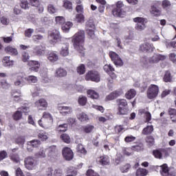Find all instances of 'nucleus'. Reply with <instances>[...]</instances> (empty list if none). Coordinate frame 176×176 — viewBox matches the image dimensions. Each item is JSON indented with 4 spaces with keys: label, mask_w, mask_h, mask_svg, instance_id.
I'll use <instances>...</instances> for the list:
<instances>
[{
    "label": "nucleus",
    "mask_w": 176,
    "mask_h": 176,
    "mask_svg": "<svg viewBox=\"0 0 176 176\" xmlns=\"http://www.w3.org/2000/svg\"><path fill=\"white\" fill-rule=\"evenodd\" d=\"M85 30H79L73 36L72 42L74 45V49L79 52L82 56L85 55V48H83V43H85Z\"/></svg>",
    "instance_id": "obj_1"
},
{
    "label": "nucleus",
    "mask_w": 176,
    "mask_h": 176,
    "mask_svg": "<svg viewBox=\"0 0 176 176\" xmlns=\"http://www.w3.org/2000/svg\"><path fill=\"white\" fill-rule=\"evenodd\" d=\"M156 171H159L162 176H175V169L168 168L166 164L156 167Z\"/></svg>",
    "instance_id": "obj_2"
},
{
    "label": "nucleus",
    "mask_w": 176,
    "mask_h": 176,
    "mask_svg": "<svg viewBox=\"0 0 176 176\" xmlns=\"http://www.w3.org/2000/svg\"><path fill=\"white\" fill-rule=\"evenodd\" d=\"M117 104L118 105V115H127L129 113V105L126 99H118Z\"/></svg>",
    "instance_id": "obj_3"
},
{
    "label": "nucleus",
    "mask_w": 176,
    "mask_h": 176,
    "mask_svg": "<svg viewBox=\"0 0 176 176\" xmlns=\"http://www.w3.org/2000/svg\"><path fill=\"white\" fill-rule=\"evenodd\" d=\"M124 4L123 1H119L116 3V8L113 10L112 14L115 17H124L126 15V12L123 10Z\"/></svg>",
    "instance_id": "obj_4"
},
{
    "label": "nucleus",
    "mask_w": 176,
    "mask_h": 176,
    "mask_svg": "<svg viewBox=\"0 0 176 176\" xmlns=\"http://www.w3.org/2000/svg\"><path fill=\"white\" fill-rule=\"evenodd\" d=\"M159 86L156 85H151L147 89V98L153 100L159 95Z\"/></svg>",
    "instance_id": "obj_5"
},
{
    "label": "nucleus",
    "mask_w": 176,
    "mask_h": 176,
    "mask_svg": "<svg viewBox=\"0 0 176 176\" xmlns=\"http://www.w3.org/2000/svg\"><path fill=\"white\" fill-rule=\"evenodd\" d=\"M86 80H91L92 82H96L98 83L100 80H101V78L100 77V74L97 71H89L86 74L85 76Z\"/></svg>",
    "instance_id": "obj_6"
},
{
    "label": "nucleus",
    "mask_w": 176,
    "mask_h": 176,
    "mask_svg": "<svg viewBox=\"0 0 176 176\" xmlns=\"http://www.w3.org/2000/svg\"><path fill=\"white\" fill-rule=\"evenodd\" d=\"M48 39L50 45H56L57 42L61 40V36H60V32L58 30H53L49 34Z\"/></svg>",
    "instance_id": "obj_7"
},
{
    "label": "nucleus",
    "mask_w": 176,
    "mask_h": 176,
    "mask_svg": "<svg viewBox=\"0 0 176 176\" xmlns=\"http://www.w3.org/2000/svg\"><path fill=\"white\" fill-rule=\"evenodd\" d=\"M14 85L16 87H23L25 85V78L23 73H19L15 75Z\"/></svg>",
    "instance_id": "obj_8"
},
{
    "label": "nucleus",
    "mask_w": 176,
    "mask_h": 176,
    "mask_svg": "<svg viewBox=\"0 0 176 176\" xmlns=\"http://www.w3.org/2000/svg\"><path fill=\"white\" fill-rule=\"evenodd\" d=\"M109 54L110 58H111V61H113L115 65H116L117 67H122L123 65V60H122L120 56H119L118 54H116V52H110Z\"/></svg>",
    "instance_id": "obj_9"
},
{
    "label": "nucleus",
    "mask_w": 176,
    "mask_h": 176,
    "mask_svg": "<svg viewBox=\"0 0 176 176\" xmlns=\"http://www.w3.org/2000/svg\"><path fill=\"white\" fill-rule=\"evenodd\" d=\"M63 156L65 160L69 162L74 159V151L69 147H65L63 149Z\"/></svg>",
    "instance_id": "obj_10"
},
{
    "label": "nucleus",
    "mask_w": 176,
    "mask_h": 176,
    "mask_svg": "<svg viewBox=\"0 0 176 176\" xmlns=\"http://www.w3.org/2000/svg\"><path fill=\"white\" fill-rule=\"evenodd\" d=\"M35 160L32 157H28L24 160V166L27 170H34L35 167Z\"/></svg>",
    "instance_id": "obj_11"
},
{
    "label": "nucleus",
    "mask_w": 176,
    "mask_h": 176,
    "mask_svg": "<svg viewBox=\"0 0 176 176\" xmlns=\"http://www.w3.org/2000/svg\"><path fill=\"white\" fill-rule=\"evenodd\" d=\"M35 106L39 111H46L47 108V101L45 98H41L35 102Z\"/></svg>",
    "instance_id": "obj_12"
},
{
    "label": "nucleus",
    "mask_w": 176,
    "mask_h": 176,
    "mask_svg": "<svg viewBox=\"0 0 176 176\" xmlns=\"http://www.w3.org/2000/svg\"><path fill=\"white\" fill-rule=\"evenodd\" d=\"M123 94V91L122 89H118L115 91H113L110 94L106 96V101H112V100H115V98H118V97L122 96Z\"/></svg>",
    "instance_id": "obj_13"
},
{
    "label": "nucleus",
    "mask_w": 176,
    "mask_h": 176,
    "mask_svg": "<svg viewBox=\"0 0 176 176\" xmlns=\"http://www.w3.org/2000/svg\"><path fill=\"white\" fill-rule=\"evenodd\" d=\"M58 109L63 116H67V115H70L72 113V107L68 106H59Z\"/></svg>",
    "instance_id": "obj_14"
},
{
    "label": "nucleus",
    "mask_w": 176,
    "mask_h": 176,
    "mask_svg": "<svg viewBox=\"0 0 176 176\" xmlns=\"http://www.w3.org/2000/svg\"><path fill=\"white\" fill-rule=\"evenodd\" d=\"M163 60H166V56L159 54H155L149 58L148 61L149 63H151V64H156L158 62L162 61Z\"/></svg>",
    "instance_id": "obj_15"
},
{
    "label": "nucleus",
    "mask_w": 176,
    "mask_h": 176,
    "mask_svg": "<svg viewBox=\"0 0 176 176\" xmlns=\"http://www.w3.org/2000/svg\"><path fill=\"white\" fill-rule=\"evenodd\" d=\"M154 49H155V47H153V45L148 43L142 44L140 46V52H143V53H148L149 52H153Z\"/></svg>",
    "instance_id": "obj_16"
},
{
    "label": "nucleus",
    "mask_w": 176,
    "mask_h": 176,
    "mask_svg": "<svg viewBox=\"0 0 176 176\" xmlns=\"http://www.w3.org/2000/svg\"><path fill=\"white\" fill-rule=\"evenodd\" d=\"M38 124L40 127H42L43 129H52V126H53V120H51L50 123V120H39L38 121Z\"/></svg>",
    "instance_id": "obj_17"
},
{
    "label": "nucleus",
    "mask_w": 176,
    "mask_h": 176,
    "mask_svg": "<svg viewBox=\"0 0 176 176\" xmlns=\"http://www.w3.org/2000/svg\"><path fill=\"white\" fill-rule=\"evenodd\" d=\"M60 56L63 57H67L69 54V44L67 43L61 44L60 50Z\"/></svg>",
    "instance_id": "obj_18"
},
{
    "label": "nucleus",
    "mask_w": 176,
    "mask_h": 176,
    "mask_svg": "<svg viewBox=\"0 0 176 176\" xmlns=\"http://www.w3.org/2000/svg\"><path fill=\"white\" fill-rule=\"evenodd\" d=\"M153 155L156 159H162L164 155L167 156V150H166V148L154 150Z\"/></svg>",
    "instance_id": "obj_19"
},
{
    "label": "nucleus",
    "mask_w": 176,
    "mask_h": 176,
    "mask_svg": "<svg viewBox=\"0 0 176 176\" xmlns=\"http://www.w3.org/2000/svg\"><path fill=\"white\" fill-rule=\"evenodd\" d=\"M28 65L31 67L30 68V71H33L34 72H38L41 68V63L36 60H30Z\"/></svg>",
    "instance_id": "obj_20"
},
{
    "label": "nucleus",
    "mask_w": 176,
    "mask_h": 176,
    "mask_svg": "<svg viewBox=\"0 0 176 176\" xmlns=\"http://www.w3.org/2000/svg\"><path fill=\"white\" fill-rule=\"evenodd\" d=\"M96 162L100 166H109L110 161L107 155H102L96 159Z\"/></svg>",
    "instance_id": "obj_21"
},
{
    "label": "nucleus",
    "mask_w": 176,
    "mask_h": 176,
    "mask_svg": "<svg viewBox=\"0 0 176 176\" xmlns=\"http://www.w3.org/2000/svg\"><path fill=\"white\" fill-rule=\"evenodd\" d=\"M47 58L50 63H57V60H59V56L57 52L52 51L48 54Z\"/></svg>",
    "instance_id": "obj_22"
},
{
    "label": "nucleus",
    "mask_w": 176,
    "mask_h": 176,
    "mask_svg": "<svg viewBox=\"0 0 176 176\" xmlns=\"http://www.w3.org/2000/svg\"><path fill=\"white\" fill-rule=\"evenodd\" d=\"M41 145V141L38 140H33L30 142H28V151L32 152V149L30 148L31 146L33 148H38Z\"/></svg>",
    "instance_id": "obj_23"
},
{
    "label": "nucleus",
    "mask_w": 176,
    "mask_h": 176,
    "mask_svg": "<svg viewBox=\"0 0 176 176\" xmlns=\"http://www.w3.org/2000/svg\"><path fill=\"white\" fill-rule=\"evenodd\" d=\"M3 65L4 67H12L14 65V60L10 59V56H6L2 60Z\"/></svg>",
    "instance_id": "obj_24"
},
{
    "label": "nucleus",
    "mask_w": 176,
    "mask_h": 176,
    "mask_svg": "<svg viewBox=\"0 0 176 176\" xmlns=\"http://www.w3.org/2000/svg\"><path fill=\"white\" fill-rule=\"evenodd\" d=\"M87 96L92 100H98L100 98V94L97 91L93 89H89L87 91Z\"/></svg>",
    "instance_id": "obj_25"
},
{
    "label": "nucleus",
    "mask_w": 176,
    "mask_h": 176,
    "mask_svg": "<svg viewBox=\"0 0 176 176\" xmlns=\"http://www.w3.org/2000/svg\"><path fill=\"white\" fill-rule=\"evenodd\" d=\"M33 52L35 54H37V56H43L46 52V48L43 46L39 45L38 47H36Z\"/></svg>",
    "instance_id": "obj_26"
},
{
    "label": "nucleus",
    "mask_w": 176,
    "mask_h": 176,
    "mask_svg": "<svg viewBox=\"0 0 176 176\" xmlns=\"http://www.w3.org/2000/svg\"><path fill=\"white\" fill-rule=\"evenodd\" d=\"M5 52L11 56H17V54H19V51H17V49L10 45L5 48Z\"/></svg>",
    "instance_id": "obj_27"
},
{
    "label": "nucleus",
    "mask_w": 176,
    "mask_h": 176,
    "mask_svg": "<svg viewBox=\"0 0 176 176\" xmlns=\"http://www.w3.org/2000/svg\"><path fill=\"white\" fill-rule=\"evenodd\" d=\"M74 23L71 21L65 22L64 24L62 25V30L63 32H69L71 28H72Z\"/></svg>",
    "instance_id": "obj_28"
},
{
    "label": "nucleus",
    "mask_w": 176,
    "mask_h": 176,
    "mask_svg": "<svg viewBox=\"0 0 176 176\" xmlns=\"http://www.w3.org/2000/svg\"><path fill=\"white\" fill-rule=\"evenodd\" d=\"M58 9L56 8V6H54L52 3H50L47 6V12L50 14H54V13H57Z\"/></svg>",
    "instance_id": "obj_29"
},
{
    "label": "nucleus",
    "mask_w": 176,
    "mask_h": 176,
    "mask_svg": "<svg viewBox=\"0 0 176 176\" xmlns=\"http://www.w3.org/2000/svg\"><path fill=\"white\" fill-rule=\"evenodd\" d=\"M74 21L76 23H79L80 24H82V23H85V15H83L82 14H76V16L74 18Z\"/></svg>",
    "instance_id": "obj_30"
},
{
    "label": "nucleus",
    "mask_w": 176,
    "mask_h": 176,
    "mask_svg": "<svg viewBox=\"0 0 176 176\" xmlns=\"http://www.w3.org/2000/svg\"><path fill=\"white\" fill-rule=\"evenodd\" d=\"M135 94H137L135 90L130 89L126 93L125 97L127 98V100H131V98H134V97H135Z\"/></svg>",
    "instance_id": "obj_31"
},
{
    "label": "nucleus",
    "mask_w": 176,
    "mask_h": 176,
    "mask_svg": "<svg viewBox=\"0 0 176 176\" xmlns=\"http://www.w3.org/2000/svg\"><path fill=\"white\" fill-rule=\"evenodd\" d=\"M152 133H153V126L152 125H148L142 131V134H144V135H148V134H152Z\"/></svg>",
    "instance_id": "obj_32"
},
{
    "label": "nucleus",
    "mask_w": 176,
    "mask_h": 176,
    "mask_svg": "<svg viewBox=\"0 0 176 176\" xmlns=\"http://www.w3.org/2000/svg\"><path fill=\"white\" fill-rule=\"evenodd\" d=\"M56 76H58L59 78L67 76V70L63 68H58L56 70Z\"/></svg>",
    "instance_id": "obj_33"
},
{
    "label": "nucleus",
    "mask_w": 176,
    "mask_h": 176,
    "mask_svg": "<svg viewBox=\"0 0 176 176\" xmlns=\"http://www.w3.org/2000/svg\"><path fill=\"white\" fill-rule=\"evenodd\" d=\"M40 120H50V123H52V120H53V117L52 114L49 112H44L43 113V117Z\"/></svg>",
    "instance_id": "obj_34"
},
{
    "label": "nucleus",
    "mask_w": 176,
    "mask_h": 176,
    "mask_svg": "<svg viewBox=\"0 0 176 176\" xmlns=\"http://www.w3.org/2000/svg\"><path fill=\"white\" fill-rule=\"evenodd\" d=\"M76 149L77 153H80L81 155H86V153H87V151H86V149L82 144H78Z\"/></svg>",
    "instance_id": "obj_35"
},
{
    "label": "nucleus",
    "mask_w": 176,
    "mask_h": 176,
    "mask_svg": "<svg viewBox=\"0 0 176 176\" xmlns=\"http://www.w3.org/2000/svg\"><path fill=\"white\" fill-rule=\"evenodd\" d=\"M148 174V170L145 168H139L136 170V176H146Z\"/></svg>",
    "instance_id": "obj_36"
},
{
    "label": "nucleus",
    "mask_w": 176,
    "mask_h": 176,
    "mask_svg": "<svg viewBox=\"0 0 176 176\" xmlns=\"http://www.w3.org/2000/svg\"><path fill=\"white\" fill-rule=\"evenodd\" d=\"M12 118L14 120H20V119L23 118V114L20 109H18V110L13 114Z\"/></svg>",
    "instance_id": "obj_37"
},
{
    "label": "nucleus",
    "mask_w": 176,
    "mask_h": 176,
    "mask_svg": "<svg viewBox=\"0 0 176 176\" xmlns=\"http://www.w3.org/2000/svg\"><path fill=\"white\" fill-rule=\"evenodd\" d=\"M66 176H76L78 172L76 170H74V168H67L66 169Z\"/></svg>",
    "instance_id": "obj_38"
},
{
    "label": "nucleus",
    "mask_w": 176,
    "mask_h": 176,
    "mask_svg": "<svg viewBox=\"0 0 176 176\" xmlns=\"http://www.w3.org/2000/svg\"><path fill=\"white\" fill-rule=\"evenodd\" d=\"M77 118L80 120V122H86V120H89V116L83 112L78 114Z\"/></svg>",
    "instance_id": "obj_39"
},
{
    "label": "nucleus",
    "mask_w": 176,
    "mask_h": 176,
    "mask_svg": "<svg viewBox=\"0 0 176 176\" xmlns=\"http://www.w3.org/2000/svg\"><path fill=\"white\" fill-rule=\"evenodd\" d=\"M151 13L153 16H160V10L156 8L155 6H151Z\"/></svg>",
    "instance_id": "obj_40"
},
{
    "label": "nucleus",
    "mask_w": 176,
    "mask_h": 176,
    "mask_svg": "<svg viewBox=\"0 0 176 176\" xmlns=\"http://www.w3.org/2000/svg\"><path fill=\"white\" fill-rule=\"evenodd\" d=\"M25 79L29 83H36V82H38V78L35 76H28V77L25 78Z\"/></svg>",
    "instance_id": "obj_41"
},
{
    "label": "nucleus",
    "mask_w": 176,
    "mask_h": 176,
    "mask_svg": "<svg viewBox=\"0 0 176 176\" xmlns=\"http://www.w3.org/2000/svg\"><path fill=\"white\" fill-rule=\"evenodd\" d=\"M55 21H56V23L58 24V25L63 26L64 23H65V18H64V16H56Z\"/></svg>",
    "instance_id": "obj_42"
},
{
    "label": "nucleus",
    "mask_w": 176,
    "mask_h": 176,
    "mask_svg": "<svg viewBox=\"0 0 176 176\" xmlns=\"http://www.w3.org/2000/svg\"><path fill=\"white\" fill-rule=\"evenodd\" d=\"M82 130L84 133H91V131L94 130V126L90 125V124L84 126H82Z\"/></svg>",
    "instance_id": "obj_43"
},
{
    "label": "nucleus",
    "mask_w": 176,
    "mask_h": 176,
    "mask_svg": "<svg viewBox=\"0 0 176 176\" xmlns=\"http://www.w3.org/2000/svg\"><path fill=\"white\" fill-rule=\"evenodd\" d=\"M15 142L18 144V145H24V142H25V137L24 136H18L15 138Z\"/></svg>",
    "instance_id": "obj_44"
},
{
    "label": "nucleus",
    "mask_w": 176,
    "mask_h": 176,
    "mask_svg": "<svg viewBox=\"0 0 176 176\" xmlns=\"http://www.w3.org/2000/svg\"><path fill=\"white\" fill-rule=\"evenodd\" d=\"M87 102V98L86 96H80L78 98V104L82 107H85Z\"/></svg>",
    "instance_id": "obj_45"
},
{
    "label": "nucleus",
    "mask_w": 176,
    "mask_h": 176,
    "mask_svg": "<svg viewBox=\"0 0 176 176\" xmlns=\"http://www.w3.org/2000/svg\"><path fill=\"white\" fill-rule=\"evenodd\" d=\"M133 21L136 23V24H144L146 23V19L138 16L133 19Z\"/></svg>",
    "instance_id": "obj_46"
},
{
    "label": "nucleus",
    "mask_w": 176,
    "mask_h": 176,
    "mask_svg": "<svg viewBox=\"0 0 176 176\" xmlns=\"http://www.w3.org/2000/svg\"><path fill=\"white\" fill-rule=\"evenodd\" d=\"M63 8L67 10H72V2L68 0L63 1Z\"/></svg>",
    "instance_id": "obj_47"
},
{
    "label": "nucleus",
    "mask_w": 176,
    "mask_h": 176,
    "mask_svg": "<svg viewBox=\"0 0 176 176\" xmlns=\"http://www.w3.org/2000/svg\"><path fill=\"white\" fill-rule=\"evenodd\" d=\"M67 129H68V124H60L56 129L57 131H59V132H65L67 131Z\"/></svg>",
    "instance_id": "obj_48"
},
{
    "label": "nucleus",
    "mask_w": 176,
    "mask_h": 176,
    "mask_svg": "<svg viewBox=\"0 0 176 176\" xmlns=\"http://www.w3.org/2000/svg\"><path fill=\"white\" fill-rule=\"evenodd\" d=\"M10 159L14 162V163H20V156H19V154L13 153L10 155Z\"/></svg>",
    "instance_id": "obj_49"
},
{
    "label": "nucleus",
    "mask_w": 176,
    "mask_h": 176,
    "mask_svg": "<svg viewBox=\"0 0 176 176\" xmlns=\"http://www.w3.org/2000/svg\"><path fill=\"white\" fill-rule=\"evenodd\" d=\"M61 140L66 144H69L71 142V138H69V135H68L66 133H63L60 135Z\"/></svg>",
    "instance_id": "obj_50"
},
{
    "label": "nucleus",
    "mask_w": 176,
    "mask_h": 176,
    "mask_svg": "<svg viewBox=\"0 0 176 176\" xmlns=\"http://www.w3.org/2000/svg\"><path fill=\"white\" fill-rule=\"evenodd\" d=\"M164 82H171L173 80V77L171 76V74L170 72H166L164 76Z\"/></svg>",
    "instance_id": "obj_51"
},
{
    "label": "nucleus",
    "mask_w": 176,
    "mask_h": 176,
    "mask_svg": "<svg viewBox=\"0 0 176 176\" xmlns=\"http://www.w3.org/2000/svg\"><path fill=\"white\" fill-rule=\"evenodd\" d=\"M146 23H136L135 28L137 31H144L146 28Z\"/></svg>",
    "instance_id": "obj_52"
},
{
    "label": "nucleus",
    "mask_w": 176,
    "mask_h": 176,
    "mask_svg": "<svg viewBox=\"0 0 176 176\" xmlns=\"http://www.w3.org/2000/svg\"><path fill=\"white\" fill-rule=\"evenodd\" d=\"M77 72L79 74V75H83L85 72H86V67H85V65L81 64L80 66L77 67Z\"/></svg>",
    "instance_id": "obj_53"
},
{
    "label": "nucleus",
    "mask_w": 176,
    "mask_h": 176,
    "mask_svg": "<svg viewBox=\"0 0 176 176\" xmlns=\"http://www.w3.org/2000/svg\"><path fill=\"white\" fill-rule=\"evenodd\" d=\"M47 135H48L47 133L41 131L38 133V137L42 141H46V140H47L48 138Z\"/></svg>",
    "instance_id": "obj_54"
},
{
    "label": "nucleus",
    "mask_w": 176,
    "mask_h": 176,
    "mask_svg": "<svg viewBox=\"0 0 176 176\" xmlns=\"http://www.w3.org/2000/svg\"><path fill=\"white\" fill-rule=\"evenodd\" d=\"M86 30H96V25H94V23L92 21H87L86 23Z\"/></svg>",
    "instance_id": "obj_55"
},
{
    "label": "nucleus",
    "mask_w": 176,
    "mask_h": 176,
    "mask_svg": "<svg viewBox=\"0 0 176 176\" xmlns=\"http://www.w3.org/2000/svg\"><path fill=\"white\" fill-rule=\"evenodd\" d=\"M146 142H147L148 145H149V146H152L153 145H155V138H153V137L152 136H148L146 138Z\"/></svg>",
    "instance_id": "obj_56"
},
{
    "label": "nucleus",
    "mask_w": 176,
    "mask_h": 176,
    "mask_svg": "<svg viewBox=\"0 0 176 176\" xmlns=\"http://www.w3.org/2000/svg\"><path fill=\"white\" fill-rule=\"evenodd\" d=\"M103 68L105 72L107 74H109V72H113V71H115V69L111 65H105Z\"/></svg>",
    "instance_id": "obj_57"
},
{
    "label": "nucleus",
    "mask_w": 176,
    "mask_h": 176,
    "mask_svg": "<svg viewBox=\"0 0 176 176\" xmlns=\"http://www.w3.org/2000/svg\"><path fill=\"white\" fill-rule=\"evenodd\" d=\"M21 8L25 10L28 9L30 8V3H28V1L22 0L21 2Z\"/></svg>",
    "instance_id": "obj_58"
},
{
    "label": "nucleus",
    "mask_w": 176,
    "mask_h": 176,
    "mask_svg": "<svg viewBox=\"0 0 176 176\" xmlns=\"http://www.w3.org/2000/svg\"><path fill=\"white\" fill-rule=\"evenodd\" d=\"M9 87H10V84L8 82L5 80L0 81V89H9Z\"/></svg>",
    "instance_id": "obj_59"
},
{
    "label": "nucleus",
    "mask_w": 176,
    "mask_h": 176,
    "mask_svg": "<svg viewBox=\"0 0 176 176\" xmlns=\"http://www.w3.org/2000/svg\"><path fill=\"white\" fill-rule=\"evenodd\" d=\"M32 40L34 41V42H40V41H43V36L41 34L33 35Z\"/></svg>",
    "instance_id": "obj_60"
},
{
    "label": "nucleus",
    "mask_w": 176,
    "mask_h": 176,
    "mask_svg": "<svg viewBox=\"0 0 176 176\" xmlns=\"http://www.w3.org/2000/svg\"><path fill=\"white\" fill-rule=\"evenodd\" d=\"M47 151L49 152L48 156H54V153H56V146H50Z\"/></svg>",
    "instance_id": "obj_61"
},
{
    "label": "nucleus",
    "mask_w": 176,
    "mask_h": 176,
    "mask_svg": "<svg viewBox=\"0 0 176 176\" xmlns=\"http://www.w3.org/2000/svg\"><path fill=\"white\" fill-rule=\"evenodd\" d=\"M28 60H30V54H28V52H23L22 53V61L23 63H27V61H28Z\"/></svg>",
    "instance_id": "obj_62"
},
{
    "label": "nucleus",
    "mask_w": 176,
    "mask_h": 176,
    "mask_svg": "<svg viewBox=\"0 0 176 176\" xmlns=\"http://www.w3.org/2000/svg\"><path fill=\"white\" fill-rule=\"evenodd\" d=\"M87 176H100V175H98V173H96L92 169H89L87 171Z\"/></svg>",
    "instance_id": "obj_63"
},
{
    "label": "nucleus",
    "mask_w": 176,
    "mask_h": 176,
    "mask_svg": "<svg viewBox=\"0 0 176 176\" xmlns=\"http://www.w3.org/2000/svg\"><path fill=\"white\" fill-rule=\"evenodd\" d=\"M54 176H64V173H63V170L56 169L54 172Z\"/></svg>",
    "instance_id": "obj_64"
}]
</instances>
